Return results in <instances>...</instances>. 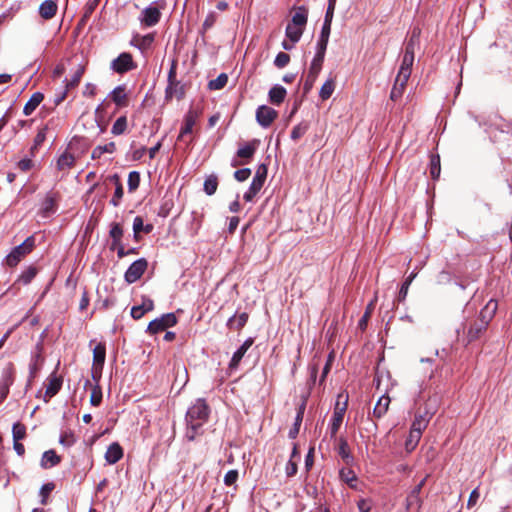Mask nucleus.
<instances>
[{"label": "nucleus", "instance_id": "nucleus-12", "mask_svg": "<svg viewBox=\"0 0 512 512\" xmlns=\"http://www.w3.org/2000/svg\"><path fill=\"white\" fill-rule=\"evenodd\" d=\"M322 62L312 60L305 83H304V90L305 92H308L314 85L321 69H322Z\"/></svg>", "mask_w": 512, "mask_h": 512}, {"label": "nucleus", "instance_id": "nucleus-57", "mask_svg": "<svg viewBox=\"0 0 512 512\" xmlns=\"http://www.w3.org/2000/svg\"><path fill=\"white\" fill-rule=\"evenodd\" d=\"M290 56L287 53L279 52L274 60V64L278 68H284L288 65Z\"/></svg>", "mask_w": 512, "mask_h": 512}, {"label": "nucleus", "instance_id": "nucleus-14", "mask_svg": "<svg viewBox=\"0 0 512 512\" xmlns=\"http://www.w3.org/2000/svg\"><path fill=\"white\" fill-rule=\"evenodd\" d=\"M409 77L397 75L392 87L390 98L393 101L398 100L404 93Z\"/></svg>", "mask_w": 512, "mask_h": 512}, {"label": "nucleus", "instance_id": "nucleus-15", "mask_svg": "<svg viewBox=\"0 0 512 512\" xmlns=\"http://www.w3.org/2000/svg\"><path fill=\"white\" fill-rule=\"evenodd\" d=\"M123 457L122 447L114 442L107 448L105 453V460L108 464H115Z\"/></svg>", "mask_w": 512, "mask_h": 512}, {"label": "nucleus", "instance_id": "nucleus-5", "mask_svg": "<svg viewBox=\"0 0 512 512\" xmlns=\"http://www.w3.org/2000/svg\"><path fill=\"white\" fill-rule=\"evenodd\" d=\"M106 357V348L104 344H97L93 349V367H92V377L95 381H98L102 368L105 362Z\"/></svg>", "mask_w": 512, "mask_h": 512}, {"label": "nucleus", "instance_id": "nucleus-38", "mask_svg": "<svg viewBox=\"0 0 512 512\" xmlns=\"http://www.w3.org/2000/svg\"><path fill=\"white\" fill-rule=\"evenodd\" d=\"M110 237L113 240L112 247H116L117 245H120L121 238L123 236V229L119 223H112L111 229H110Z\"/></svg>", "mask_w": 512, "mask_h": 512}, {"label": "nucleus", "instance_id": "nucleus-56", "mask_svg": "<svg viewBox=\"0 0 512 512\" xmlns=\"http://www.w3.org/2000/svg\"><path fill=\"white\" fill-rule=\"evenodd\" d=\"M303 419V409H300L295 418L294 427L289 431V437L295 438L299 433V428Z\"/></svg>", "mask_w": 512, "mask_h": 512}, {"label": "nucleus", "instance_id": "nucleus-13", "mask_svg": "<svg viewBox=\"0 0 512 512\" xmlns=\"http://www.w3.org/2000/svg\"><path fill=\"white\" fill-rule=\"evenodd\" d=\"M57 10L58 5L55 0H45L39 6V14L45 20L53 18L56 15Z\"/></svg>", "mask_w": 512, "mask_h": 512}, {"label": "nucleus", "instance_id": "nucleus-19", "mask_svg": "<svg viewBox=\"0 0 512 512\" xmlns=\"http://www.w3.org/2000/svg\"><path fill=\"white\" fill-rule=\"evenodd\" d=\"M110 96L112 101L118 107H125L128 105V96L124 86L120 85L114 88Z\"/></svg>", "mask_w": 512, "mask_h": 512}, {"label": "nucleus", "instance_id": "nucleus-49", "mask_svg": "<svg viewBox=\"0 0 512 512\" xmlns=\"http://www.w3.org/2000/svg\"><path fill=\"white\" fill-rule=\"evenodd\" d=\"M55 209V198L51 194L47 195L42 204V211L45 215L52 213Z\"/></svg>", "mask_w": 512, "mask_h": 512}, {"label": "nucleus", "instance_id": "nucleus-27", "mask_svg": "<svg viewBox=\"0 0 512 512\" xmlns=\"http://www.w3.org/2000/svg\"><path fill=\"white\" fill-rule=\"evenodd\" d=\"M390 402L391 400L389 396H381L374 407L373 415L376 418H381L387 412Z\"/></svg>", "mask_w": 512, "mask_h": 512}, {"label": "nucleus", "instance_id": "nucleus-23", "mask_svg": "<svg viewBox=\"0 0 512 512\" xmlns=\"http://www.w3.org/2000/svg\"><path fill=\"white\" fill-rule=\"evenodd\" d=\"M43 99L44 95L41 92L33 93L23 108L24 115H31L35 111V109L40 105Z\"/></svg>", "mask_w": 512, "mask_h": 512}, {"label": "nucleus", "instance_id": "nucleus-17", "mask_svg": "<svg viewBox=\"0 0 512 512\" xmlns=\"http://www.w3.org/2000/svg\"><path fill=\"white\" fill-rule=\"evenodd\" d=\"M154 308V303L149 298H144L141 305L133 306L131 309V316L138 320L143 317L146 312L152 311Z\"/></svg>", "mask_w": 512, "mask_h": 512}, {"label": "nucleus", "instance_id": "nucleus-24", "mask_svg": "<svg viewBox=\"0 0 512 512\" xmlns=\"http://www.w3.org/2000/svg\"><path fill=\"white\" fill-rule=\"evenodd\" d=\"M430 418L431 415H429L428 412L416 415L414 421L412 422L410 430L422 434V432L426 429L430 421Z\"/></svg>", "mask_w": 512, "mask_h": 512}, {"label": "nucleus", "instance_id": "nucleus-3", "mask_svg": "<svg viewBox=\"0 0 512 512\" xmlns=\"http://www.w3.org/2000/svg\"><path fill=\"white\" fill-rule=\"evenodd\" d=\"M35 239L28 237L22 244L16 246L7 256L6 264L10 267L16 266L21 259L33 250Z\"/></svg>", "mask_w": 512, "mask_h": 512}, {"label": "nucleus", "instance_id": "nucleus-37", "mask_svg": "<svg viewBox=\"0 0 512 512\" xmlns=\"http://www.w3.org/2000/svg\"><path fill=\"white\" fill-rule=\"evenodd\" d=\"M257 147V141L254 140L251 143L246 144L237 151V156L240 158L250 159L254 155Z\"/></svg>", "mask_w": 512, "mask_h": 512}, {"label": "nucleus", "instance_id": "nucleus-11", "mask_svg": "<svg viewBox=\"0 0 512 512\" xmlns=\"http://www.w3.org/2000/svg\"><path fill=\"white\" fill-rule=\"evenodd\" d=\"M13 382V365L9 363L3 371V380L0 382V404L9 393V386Z\"/></svg>", "mask_w": 512, "mask_h": 512}, {"label": "nucleus", "instance_id": "nucleus-43", "mask_svg": "<svg viewBox=\"0 0 512 512\" xmlns=\"http://www.w3.org/2000/svg\"><path fill=\"white\" fill-rule=\"evenodd\" d=\"M228 82V76L225 73H221L216 79L209 82L208 87L211 90H220Z\"/></svg>", "mask_w": 512, "mask_h": 512}, {"label": "nucleus", "instance_id": "nucleus-33", "mask_svg": "<svg viewBox=\"0 0 512 512\" xmlns=\"http://www.w3.org/2000/svg\"><path fill=\"white\" fill-rule=\"evenodd\" d=\"M285 34L291 42L297 43L303 34V28L289 23L286 27Z\"/></svg>", "mask_w": 512, "mask_h": 512}, {"label": "nucleus", "instance_id": "nucleus-22", "mask_svg": "<svg viewBox=\"0 0 512 512\" xmlns=\"http://www.w3.org/2000/svg\"><path fill=\"white\" fill-rule=\"evenodd\" d=\"M76 158L73 154L68 151L62 153L57 159V169L60 171H66L71 169L75 164Z\"/></svg>", "mask_w": 512, "mask_h": 512}, {"label": "nucleus", "instance_id": "nucleus-45", "mask_svg": "<svg viewBox=\"0 0 512 512\" xmlns=\"http://www.w3.org/2000/svg\"><path fill=\"white\" fill-rule=\"evenodd\" d=\"M218 187V180L216 176H209L204 182V191L208 195H213Z\"/></svg>", "mask_w": 512, "mask_h": 512}, {"label": "nucleus", "instance_id": "nucleus-46", "mask_svg": "<svg viewBox=\"0 0 512 512\" xmlns=\"http://www.w3.org/2000/svg\"><path fill=\"white\" fill-rule=\"evenodd\" d=\"M102 401V390L100 386L96 383L91 390L90 395V404L92 406H99Z\"/></svg>", "mask_w": 512, "mask_h": 512}, {"label": "nucleus", "instance_id": "nucleus-61", "mask_svg": "<svg viewBox=\"0 0 512 512\" xmlns=\"http://www.w3.org/2000/svg\"><path fill=\"white\" fill-rule=\"evenodd\" d=\"M47 126L40 129L34 139V148L40 146L46 139Z\"/></svg>", "mask_w": 512, "mask_h": 512}, {"label": "nucleus", "instance_id": "nucleus-55", "mask_svg": "<svg viewBox=\"0 0 512 512\" xmlns=\"http://www.w3.org/2000/svg\"><path fill=\"white\" fill-rule=\"evenodd\" d=\"M341 479L350 485V487H354L353 482L356 481L355 473L350 469H342L340 471Z\"/></svg>", "mask_w": 512, "mask_h": 512}, {"label": "nucleus", "instance_id": "nucleus-8", "mask_svg": "<svg viewBox=\"0 0 512 512\" xmlns=\"http://www.w3.org/2000/svg\"><path fill=\"white\" fill-rule=\"evenodd\" d=\"M278 117V112L266 105H261L256 110V120L263 128L269 127Z\"/></svg>", "mask_w": 512, "mask_h": 512}, {"label": "nucleus", "instance_id": "nucleus-64", "mask_svg": "<svg viewBox=\"0 0 512 512\" xmlns=\"http://www.w3.org/2000/svg\"><path fill=\"white\" fill-rule=\"evenodd\" d=\"M286 475L292 477L297 473V462L290 459L285 469Z\"/></svg>", "mask_w": 512, "mask_h": 512}, {"label": "nucleus", "instance_id": "nucleus-35", "mask_svg": "<svg viewBox=\"0 0 512 512\" xmlns=\"http://www.w3.org/2000/svg\"><path fill=\"white\" fill-rule=\"evenodd\" d=\"M335 90V81L334 79H328L324 82V84L322 85L320 91H319V96L322 100H327L329 99L333 92Z\"/></svg>", "mask_w": 512, "mask_h": 512}, {"label": "nucleus", "instance_id": "nucleus-34", "mask_svg": "<svg viewBox=\"0 0 512 512\" xmlns=\"http://www.w3.org/2000/svg\"><path fill=\"white\" fill-rule=\"evenodd\" d=\"M419 44V34L413 31L409 41L406 44L403 56L415 58V50Z\"/></svg>", "mask_w": 512, "mask_h": 512}, {"label": "nucleus", "instance_id": "nucleus-2", "mask_svg": "<svg viewBox=\"0 0 512 512\" xmlns=\"http://www.w3.org/2000/svg\"><path fill=\"white\" fill-rule=\"evenodd\" d=\"M201 112L195 108H190L183 118V125L180 129V133L178 135L179 141H185L187 143H191L193 138V128L196 125Z\"/></svg>", "mask_w": 512, "mask_h": 512}, {"label": "nucleus", "instance_id": "nucleus-42", "mask_svg": "<svg viewBox=\"0 0 512 512\" xmlns=\"http://www.w3.org/2000/svg\"><path fill=\"white\" fill-rule=\"evenodd\" d=\"M127 128V118L125 116L119 117L113 124L111 133L113 135H121Z\"/></svg>", "mask_w": 512, "mask_h": 512}, {"label": "nucleus", "instance_id": "nucleus-40", "mask_svg": "<svg viewBox=\"0 0 512 512\" xmlns=\"http://www.w3.org/2000/svg\"><path fill=\"white\" fill-rule=\"evenodd\" d=\"M414 58L403 56L397 75L409 77L411 75Z\"/></svg>", "mask_w": 512, "mask_h": 512}, {"label": "nucleus", "instance_id": "nucleus-63", "mask_svg": "<svg viewBox=\"0 0 512 512\" xmlns=\"http://www.w3.org/2000/svg\"><path fill=\"white\" fill-rule=\"evenodd\" d=\"M480 498V493H479V490L478 488H475L471 493H470V496H469V499H468V502H467V506L468 508H472L474 507L478 500Z\"/></svg>", "mask_w": 512, "mask_h": 512}, {"label": "nucleus", "instance_id": "nucleus-7", "mask_svg": "<svg viewBox=\"0 0 512 512\" xmlns=\"http://www.w3.org/2000/svg\"><path fill=\"white\" fill-rule=\"evenodd\" d=\"M177 323V318L173 313H167L162 315L160 318L154 319L148 325V331L151 334H156L160 331L174 326Z\"/></svg>", "mask_w": 512, "mask_h": 512}, {"label": "nucleus", "instance_id": "nucleus-47", "mask_svg": "<svg viewBox=\"0 0 512 512\" xmlns=\"http://www.w3.org/2000/svg\"><path fill=\"white\" fill-rule=\"evenodd\" d=\"M421 505L420 493L417 491H411L407 497V508L408 509H419Z\"/></svg>", "mask_w": 512, "mask_h": 512}, {"label": "nucleus", "instance_id": "nucleus-6", "mask_svg": "<svg viewBox=\"0 0 512 512\" xmlns=\"http://www.w3.org/2000/svg\"><path fill=\"white\" fill-rule=\"evenodd\" d=\"M147 266L148 262L144 258H140L134 261L125 272V281L129 284H132L139 280L146 271Z\"/></svg>", "mask_w": 512, "mask_h": 512}, {"label": "nucleus", "instance_id": "nucleus-10", "mask_svg": "<svg viewBox=\"0 0 512 512\" xmlns=\"http://www.w3.org/2000/svg\"><path fill=\"white\" fill-rule=\"evenodd\" d=\"M161 18V12L158 7L150 5L146 7L140 17V22L146 27H152L156 25Z\"/></svg>", "mask_w": 512, "mask_h": 512}, {"label": "nucleus", "instance_id": "nucleus-16", "mask_svg": "<svg viewBox=\"0 0 512 512\" xmlns=\"http://www.w3.org/2000/svg\"><path fill=\"white\" fill-rule=\"evenodd\" d=\"M253 340L251 338L244 341V343L239 347V349L233 354L229 367L230 369H235L238 367L240 361L243 356L247 352V350L252 346Z\"/></svg>", "mask_w": 512, "mask_h": 512}, {"label": "nucleus", "instance_id": "nucleus-59", "mask_svg": "<svg viewBox=\"0 0 512 512\" xmlns=\"http://www.w3.org/2000/svg\"><path fill=\"white\" fill-rule=\"evenodd\" d=\"M251 175V170L249 168H243L236 170L234 173V177L237 181L243 182L249 178Z\"/></svg>", "mask_w": 512, "mask_h": 512}, {"label": "nucleus", "instance_id": "nucleus-52", "mask_svg": "<svg viewBox=\"0 0 512 512\" xmlns=\"http://www.w3.org/2000/svg\"><path fill=\"white\" fill-rule=\"evenodd\" d=\"M338 453L347 463L351 459L348 443L344 438H340V440H339Z\"/></svg>", "mask_w": 512, "mask_h": 512}, {"label": "nucleus", "instance_id": "nucleus-25", "mask_svg": "<svg viewBox=\"0 0 512 512\" xmlns=\"http://www.w3.org/2000/svg\"><path fill=\"white\" fill-rule=\"evenodd\" d=\"M62 386V380L58 377H50L45 390V401L55 396Z\"/></svg>", "mask_w": 512, "mask_h": 512}, {"label": "nucleus", "instance_id": "nucleus-41", "mask_svg": "<svg viewBox=\"0 0 512 512\" xmlns=\"http://www.w3.org/2000/svg\"><path fill=\"white\" fill-rule=\"evenodd\" d=\"M422 434L419 432L411 431L409 432L408 438L405 442V448L408 452H412L418 445Z\"/></svg>", "mask_w": 512, "mask_h": 512}, {"label": "nucleus", "instance_id": "nucleus-30", "mask_svg": "<svg viewBox=\"0 0 512 512\" xmlns=\"http://www.w3.org/2000/svg\"><path fill=\"white\" fill-rule=\"evenodd\" d=\"M486 328L487 326L485 325V322H480V320L471 325L467 332L469 342L478 339Z\"/></svg>", "mask_w": 512, "mask_h": 512}, {"label": "nucleus", "instance_id": "nucleus-20", "mask_svg": "<svg viewBox=\"0 0 512 512\" xmlns=\"http://www.w3.org/2000/svg\"><path fill=\"white\" fill-rule=\"evenodd\" d=\"M287 95V91L283 86L275 85L268 93L269 101L274 105H280Z\"/></svg>", "mask_w": 512, "mask_h": 512}, {"label": "nucleus", "instance_id": "nucleus-48", "mask_svg": "<svg viewBox=\"0 0 512 512\" xmlns=\"http://www.w3.org/2000/svg\"><path fill=\"white\" fill-rule=\"evenodd\" d=\"M140 184V174L137 171H132L128 175V189L130 192L135 191Z\"/></svg>", "mask_w": 512, "mask_h": 512}, {"label": "nucleus", "instance_id": "nucleus-32", "mask_svg": "<svg viewBox=\"0 0 512 512\" xmlns=\"http://www.w3.org/2000/svg\"><path fill=\"white\" fill-rule=\"evenodd\" d=\"M166 99H172L174 97L180 99L184 95L183 87L180 86L179 82L168 83L166 88Z\"/></svg>", "mask_w": 512, "mask_h": 512}, {"label": "nucleus", "instance_id": "nucleus-51", "mask_svg": "<svg viewBox=\"0 0 512 512\" xmlns=\"http://www.w3.org/2000/svg\"><path fill=\"white\" fill-rule=\"evenodd\" d=\"M307 129L308 125L305 123L296 125L291 131V139L297 141L306 133Z\"/></svg>", "mask_w": 512, "mask_h": 512}, {"label": "nucleus", "instance_id": "nucleus-36", "mask_svg": "<svg viewBox=\"0 0 512 512\" xmlns=\"http://www.w3.org/2000/svg\"><path fill=\"white\" fill-rule=\"evenodd\" d=\"M307 23V10L305 7H299L292 17L291 24L304 28Z\"/></svg>", "mask_w": 512, "mask_h": 512}, {"label": "nucleus", "instance_id": "nucleus-1", "mask_svg": "<svg viewBox=\"0 0 512 512\" xmlns=\"http://www.w3.org/2000/svg\"><path fill=\"white\" fill-rule=\"evenodd\" d=\"M209 407L203 399H198L188 409L186 413V433L185 437L189 441L195 440V438L202 433V426L208 420Z\"/></svg>", "mask_w": 512, "mask_h": 512}, {"label": "nucleus", "instance_id": "nucleus-58", "mask_svg": "<svg viewBox=\"0 0 512 512\" xmlns=\"http://www.w3.org/2000/svg\"><path fill=\"white\" fill-rule=\"evenodd\" d=\"M36 273H37L36 269L33 267H30L21 274L19 280L21 282H23L24 284H28L36 276Z\"/></svg>", "mask_w": 512, "mask_h": 512}, {"label": "nucleus", "instance_id": "nucleus-4", "mask_svg": "<svg viewBox=\"0 0 512 512\" xmlns=\"http://www.w3.org/2000/svg\"><path fill=\"white\" fill-rule=\"evenodd\" d=\"M137 67L130 53L123 52L111 62V69L119 74L134 70Z\"/></svg>", "mask_w": 512, "mask_h": 512}, {"label": "nucleus", "instance_id": "nucleus-9", "mask_svg": "<svg viewBox=\"0 0 512 512\" xmlns=\"http://www.w3.org/2000/svg\"><path fill=\"white\" fill-rule=\"evenodd\" d=\"M347 408V401L345 400L343 405H340L339 400L336 402L335 409L333 412V416L331 419V423L329 426V432L331 438H335L336 434L343 422L344 414L346 412Z\"/></svg>", "mask_w": 512, "mask_h": 512}, {"label": "nucleus", "instance_id": "nucleus-21", "mask_svg": "<svg viewBox=\"0 0 512 512\" xmlns=\"http://www.w3.org/2000/svg\"><path fill=\"white\" fill-rule=\"evenodd\" d=\"M154 41L153 34H147L144 36L135 35L131 40V45L137 47L141 51H145L150 48Z\"/></svg>", "mask_w": 512, "mask_h": 512}, {"label": "nucleus", "instance_id": "nucleus-26", "mask_svg": "<svg viewBox=\"0 0 512 512\" xmlns=\"http://www.w3.org/2000/svg\"><path fill=\"white\" fill-rule=\"evenodd\" d=\"M61 461L60 456L54 450L45 451L42 455L41 466L45 469L56 466Z\"/></svg>", "mask_w": 512, "mask_h": 512}, {"label": "nucleus", "instance_id": "nucleus-29", "mask_svg": "<svg viewBox=\"0 0 512 512\" xmlns=\"http://www.w3.org/2000/svg\"><path fill=\"white\" fill-rule=\"evenodd\" d=\"M111 180H113L115 182V192H114V195L112 197V199L110 200V203L114 206V207H117L119 206L120 204V201L123 197V194H124V191H123V186L120 182V179H119V176L117 174H114L112 177H111Z\"/></svg>", "mask_w": 512, "mask_h": 512}, {"label": "nucleus", "instance_id": "nucleus-31", "mask_svg": "<svg viewBox=\"0 0 512 512\" xmlns=\"http://www.w3.org/2000/svg\"><path fill=\"white\" fill-rule=\"evenodd\" d=\"M248 321V314L243 312L240 315H233L227 322V325L230 328H233L235 330H241Z\"/></svg>", "mask_w": 512, "mask_h": 512}, {"label": "nucleus", "instance_id": "nucleus-60", "mask_svg": "<svg viewBox=\"0 0 512 512\" xmlns=\"http://www.w3.org/2000/svg\"><path fill=\"white\" fill-rule=\"evenodd\" d=\"M237 479H238L237 470H230L225 474L224 483L227 486H231L237 481Z\"/></svg>", "mask_w": 512, "mask_h": 512}, {"label": "nucleus", "instance_id": "nucleus-53", "mask_svg": "<svg viewBox=\"0 0 512 512\" xmlns=\"http://www.w3.org/2000/svg\"><path fill=\"white\" fill-rule=\"evenodd\" d=\"M440 158L439 156H433L430 163V174L433 179H437L440 175Z\"/></svg>", "mask_w": 512, "mask_h": 512}, {"label": "nucleus", "instance_id": "nucleus-54", "mask_svg": "<svg viewBox=\"0 0 512 512\" xmlns=\"http://www.w3.org/2000/svg\"><path fill=\"white\" fill-rule=\"evenodd\" d=\"M416 277V273H412L406 280L405 282L402 284L401 286V289L399 291V300L400 301H403L405 300L407 294H408V290H409V286L410 284L412 283L413 279Z\"/></svg>", "mask_w": 512, "mask_h": 512}, {"label": "nucleus", "instance_id": "nucleus-28", "mask_svg": "<svg viewBox=\"0 0 512 512\" xmlns=\"http://www.w3.org/2000/svg\"><path fill=\"white\" fill-rule=\"evenodd\" d=\"M116 150V145L114 142H109L105 145H98L96 146L91 153L92 159H99L102 157L103 154L109 153L112 154Z\"/></svg>", "mask_w": 512, "mask_h": 512}, {"label": "nucleus", "instance_id": "nucleus-39", "mask_svg": "<svg viewBox=\"0 0 512 512\" xmlns=\"http://www.w3.org/2000/svg\"><path fill=\"white\" fill-rule=\"evenodd\" d=\"M83 73L84 68L81 65H78L71 78L66 81V91H69L79 84Z\"/></svg>", "mask_w": 512, "mask_h": 512}, {"label": "nucleus", "instance_id": "nucleus-50", "mask_svg": "<svg viewBox=\"0 0 512 512\" xmlns=\"http://www.w3.org/2000/svg\"><path fill=\"white\" fill-rule=\"evenodd\" d=\"M13 440L20 441L25 438L26 428L21 423H15L12 428Z\"/></svg>", "mask_w": 512, "mask_h": 512}, {"label": "nucleus", "instance_id": "nucleus-18", "mask_svg": "<svg viewBox=\"0 0 512 512\" xmlns=\"http://www.w3.org/2000/svg\"><path fill=\"white\" fill-rule=\"evenodd\" d=\"M497 308V301L491 299L480 312V322H485V325L488 326L489 322L494 317Z\"/></svg>", "mask_w": 512, "mask_h": 512}, {"label": "nucleus", "instance_id": "nucleus-44", "mask_svg": "<svg viewBox=\"0 0 512 512\" xmlns=\"http://www.w3.org/2000/svg\"><path fill=\"white\" fill-rule=\"evenodd\" d=\"M327 45H328V41H325L324 40H318L317 42V47H316V54L313 58V60H316V61H319V62H322L324 61V57H325V52H326V49H327Z\"/></svg>", "mask_w": 512, "mask_h": 512}, {"label": "nucleus", "instance_id": "nucleus-62", "mask_svg": "<svg viewBox=\"0 0 512 512\" xmlns=\"http://www.w3.org/2000/svg\"><path fill=\"white\" fill-rule=\"evenodd\" d=\"M331 23L332 22L324 21L322 29H321V33L319 36L320 40L325 39V41H329V36H330V31H331Z\"/></svg>", "mask_w": 512, "mask_h": 512}]
</instances>
